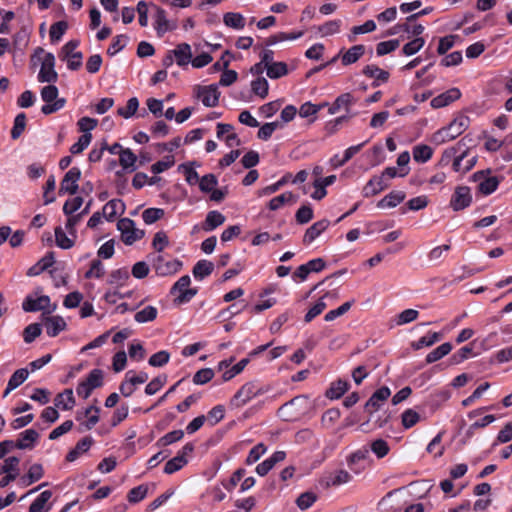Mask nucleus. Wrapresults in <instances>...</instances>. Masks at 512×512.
Segmentation results:
<instances>
[{"label":"nucleus","instance_id":"f257e3e1","mask_svg":"<svg viewBox=\"0 0 512 512\" xmlns=\"http://www.w3.org/2000/svg\"><path fill=\"white\" fill-rule=\"evenodd\" d=\"M268 388L259 385L257 381H249L243 384L229 401V408L240 409L253 398L268 392Z\"/></svg>","mask_w":512,"mask_h":512},{"label":"nucleus","instance_id":"f03ea898","mask_svg":"<svg viewBox=\"0 0 512 512\" xmlns=\"http://www.w3.org/2000/svg\"><path fill=\"white\" fill-rule=\"evenodd\" d=\"M470 119L466 115H459L447 127L438 130L433 135V141L442 144L461 135L469 126Z\"/></svg>","mask_w":512,"mask_h":512},{"label":"nucleus","instance_id":"7ed1b4c3","mask_svg":"<svg viewBox=\"0 0 512 512\" xmlns=\"http://www.w3.org/2000/svg\"><path fill=\"white\" fill-rule=\"evenodd\" d=\"M41 98L46 102L41 108V112L45 115L59 111L66 103L64 98H58V88L55 85L43 87L41 90Z\"/></svg>","mask_w":512,"mask_h":512},{"label":"nucleus","instance_id":"20e7f679","mask_svg":"<svg viewBox=\"0 0 512 512\" xmlns=\"http://www.w3.org/2000/svg\"><path fill=\"white\" fill-rule=\"evenodd\" d=\"M490 174L491 170L486 169L477 171L471 176V180L477 183L478 192L485 196L492 194L500 183L497 176H491Z\"/></svg>","mask_w":512,"mask_h":512},{"label":"nucleus","instance_id":"39448f33","mask_svg":"<svg viewBox=\"0 0 512 512\" xmlns=\"http://www.w3.org/2000/svg\"><path fill=\"white\" fill-rule=\"evenodd\" d=\"M78 46V40H70L61 48L60 52V57L62 60H67V67L72 71H76L82 66L83 55L81 52L75 51Z\"/></svg>","mask_w":512,"mask_h":512},{"label":"nucleus","instance_id":"423d86ee","mask_svg":"<svg viewBox=\"0 0 512 512\" xmlns=\"http://www.w3.org/2000/svg\"><path fill=\"white\" fill-rule=\"evenodd\" d=\"M117 229L121 233V239L126 245H132L144 236V231L137 229L130 218H121L117 222Z\"/></svg>","mask_w":512,"mask_h":512},{"label":"nucleus","instance_id":"0eeeda50","mask_svg":"<svg viewBox=\"0 0 512 512\" xmlns=\"http://www.w3.org/2000/svg\"><path fill=\"white\" fill-rule=\"evenodd\" d=\"M191 279L188 275H184L180 277L172 286L170 293L175 295L179 293L175 298L174 302L177 304H183L189 302L197 293V289L188 288L190 285Z\"/></svg>","mask_w":512,"mask_h":512},{"label":"nucleus","instance_id":"6e6552de","mask_svg":"<svg viewBox=\"0 0 512 512\" xmlns=\"http://www.w3.org/2000/svg\"><path fill=\"white\" fill-rule=\"evenodd\" d=\"M146 372L132 374V371L126 373L125 381L120 384L119 390L124 397H130L136 390L137 385L143 384L148 380Z\"/></svg>","mask_w":512,"mask_h":512},{"label":"nucleus","instance_id":"1a4fd4ad","mask_svg":"<svg viewBox=\"0 0 512 512\" xmlns=\"http://www.w3.org/2000/svg\"><path fill=\"white\" fill-rule=\"evenodd\" d=\"M182 267V262L178 259L165 260L163 256L158 255L153 261V268L159 276H168L177 273Z\"/></svg>","mask_w":512,"mask_h":512},{"label":"nucleus","instance_id":"9d476101","mask_svg":"<svg viewBox=\"0 0 512 512\" xmlns=\"http://www.w3.org/2000/svg\"><path fill=\"white\" fill-rule=\"evenodd\" d=\"M295 404H307V397L306 396H296L290 401L284 403L279 409H278V416L284 420V421H294L296 420L300 415L301 411L294 410Z\"/></svg>","mask_w":512,"mask_h":512},{"label":"nucleus","instance_id":"9b49d317","mask_svg":"<svg viewBox=\"0 0 512 512\" xmlns=\"http://www.w3.org/2000/svg\"><path fill=\"white\" fill-rule=\"evenodd\" d=\"M472 202V195L468 186H457L450 200V206L454 211H460L468 207Z\"/></svg>","mask_w":512,"mask_h":512},{"label":"nucleus","instance_id":"f8f14e48","mask_svg":"<svg viewBox=\"0 0 512 512\" xmlns=\"http://www.w3.org/2000/svg\"><path fill=\"white\" fill-rule=\"evenodd\" d=\"M81 178V171L78 167H72L60 183L59 194L68 193L74 195L78 191V181Z\"/></svg>","mask_w":512,"mask_h":512},{"label":"nucleus","instance_id":"ddd939ff","mask_svg":"<svg viewBox=\"0 0 512 512\" xmlns=\"http://www.w3.org/2000/svg\"><path fill=\"white\" fill-rule=\"evenodd\" d=\"M197 97L201 98V101L206 107H215L218 105L220 92L216 84L208 86L198 87Z\"/></svg>","mask_w":512,"mask_h":512},{"label":"nucleus","instance_id":"4468645a","mask_svg":"<svg viewBox=\"0 0 512 512\" xmlns=\"http://www.w3.org/2000/svg\"><path fill=\"white\" fill-rule=\"evenodd\" d=\"M391 391L387 386H383L376 390L365 404V410L372 415L373 412L379 410L382 404L389 398Z\"/></svg>","mask_w":512,"mask_h":512},{"label":"nucleus","instance_id":"2eb2a0df","mask_svg":"<svg viewBox=\"0 0 512 512\" xmlns=\"http://www.w3.org/2000/svg\"><path fill=\"white\" fill-rule=\"evenodd\" d=\"M461 97V91L458 88H451L440 95L434 97L430 105L434 109L445 107Z\"/></svg>","mask_w":512,"mask_h":512},{"label":"nucleus","instance_id":"dca6fc26","mask_svg":"<svg viewBox=\"0 0 512 512\" xmlns=\"http://www.w3.org/2000/svg\"><path fill=\"white\" fill-rule=\"evenodd\" d=\"M50 305V298L47 295H42L38 298L28 296L22 304V308L26 312L43 311Z\"/></svg>","mask_w":512,"mask_h":512},{"label":"nucleus","instance_id":"f3484780","mask_svg":"<svg viewBox=\"0 0 512 512\" xmlns=\"http://www.w3.org/2000/svg\"><path fill=\"white\" fill-rule=\"evenodd\" d=\"M362 73L369 78H373L374 82L372 83L373 87L379 86L381 83H386L389 80V72L383 69H380L378 66L370 64L366 65Z\"/></svg>","mask_w":512,"mask_h":512},{"label":"nucleus","instance_id":"a211bd4d","mask_svg":"<svg viewBox=\"0 0 512 512\" xmlns=\"http://www.w3.org/2000/svg\"><path fill=\"white\" fill-rule=\"evenodd\" d=\"M156 12L154 15L155 20V29L159 36H162L167 31L173 30L176 28L175 23H170V21L166 17V11L160 7H155Z\"/></svg>","mask_w":512,"mask_h":512},{"label":"nucleus","instance_id":"6ab92c4d","mask_svg":"<svg viewBox=\"0 0 512 512\" xmlns=\"http://www.w3.org/2000/svg\"><path fill=\"white\" fill-rule=\"evenodd\" d=\"M330 225L329 220L322 219L311 225L303 236V243L306 245L311 244L317 237H319Z\"/></svg>","mask_w":512,"mask_h":512},{"label":"nucleus","instance_id":"aec40b11","mask_svg":"<svg viewBox=\"0 0 512 512\" xmlns=\"http://www.w3.org/2000/svg\"><path fill=\"white\" fill-rule=\"evenodd\" d=\"M44 326L48 336L55 337L65 330L66 322L61 316H48L44 318Z\"/></svg>","mask_w":512,"mask_h":512},{"label":"nucleus","instance_id":"412c9836","mask_svg":"<svg viewBox=\"0 0 512 512\" xmlns=\"http://www.w3.org/2000/svg\"><path fill=\"white\" fill-rule=\"evenodd\" d=\"M387 186L388 184L385 182L383 176H374L364 186L363 196L366 198L374 196L386 189Z\"/></svg>","mask_w":512,"mask_h":512},{"label":"nucleus","instance_id":"4be33fe9","mask_svg":"<svg viewBox=\"0 0 512 512\" xmlns=\"http://www.w3.org/2000/svg\"><path fill=\"white\" fill-rule=\"evenodd\" d=\"M39 439V433L34 429H27L20 433L19 439L14 442L18 449H32Z\"/></svg>","mask_w":512,"mask_h":512},{"label":"nucleus","instance_id":"5701e85b","mask_svg":"<svg viewBox=\"0 0 512 512\" xmlns=\"http://www.w3.org/2000/svg\"><path fill=\"white\" fill-rule=\"evenodd\" d=\"M93 444V439L90 436H86L77 442L76 446L70 450L66 455V460L68 462L75 461L81 454L86 453L91 445Z\"/></svg>","mask_w":512,"mask_h":512},{"label":"nucleus","instance_id":"b1692460","mask_svg":"<svg viewBox=\"0 0 512 512\" xmlns=\"http://www.w3.org/2000/svg\"><path fill=\"white\" fill-rule=\"evenodd\" d=\"M365 53V46L362 44L354 45L341 56V62L344 66L356 63Z\"/></svg>","mask_w":512,"mask_h":512},{"label":"nucleus","instance_id":"393cba45","mask_svg":"<svg viewBox=\"0 0 512 512\" xmlns=\"http://www.w3.org/2000/svg\"><path fill=\"white\" fill-rule=\"evenodd\" d=\"M29 372L26 368H20L16 370L10 377L7 387L4 391L3 397L8 396V394L19 387L27 378Z\"/></svg>","mask_w":512,"mask_h":512},{"label":"nucleus","instance_id":"a878e982","mask_svg":"<svg viewBox=\"0 0 512 512\" xmlns=\"http://www.w3.org/2000/svg\"><path fill=\"white\" fill-rule=\"evenodd\" d=\"M125 204L120 199H112L108 201L103 207V216L107 221H113L117 213H123Z\"/></svg>","mask_w":512,"mask_h":512},{"label":"nucleus","instance_id":"bb28decb","mask_svg":"<svg viewBox=\"0 0 512 512\" xmlns=\"http://www.w3.org/2000/svg\"><path fill=\"white\" fill-rule=\"evenodd\" d=\"M225 216L219 211L213 210L208 212L205 221L203 222L202 229L206 232L212 231L221 226L225 222Z\"/></svg>","mask_w":512,"mask_h":512},{"label":"nucleus","instance_id":"cd10ccee","mask_svg":"<svg viewBox=\"0 0 512 512\" xmlns=\"http://www.w3.org/2000/svg\"><path fill=\"white\" fill-rule=\"evenodd\" d=\"M176 59L179 66L187 65L192 57L190 45L187 43L179 44L174 50L170 51Z\"/></svg>","mask_w":512,"mask_h":512},{"label":"nucleus","instance_id":"c85d7f7f","mask_svg":"<svg viewBox=\"0 0 512 512\" xmlns=\"http://www.w3.org/2000/svg\"><path fill=\"white\" fill-rule=\"evenodd\" d=\"M55 406L62 410H71L75 405V398L72 389H65L54 399Z\"/></svg>","mask_w":512,"mask_h":512},{"label":"nucleus","instance_id":"c756f323","mask_svg":"<svg viewBox=\"0 0 512 512\" xmlns=\"http://www.w3.org/2000/svg\"><path fill=\"white\" fill-rule=\"evenodd\" d=\"M406 197L405 192L403 191H391L389 194H387L384 198H382L377 206L379 208L389 207L393 208L396 207L398 204L402 203Z\"/></svg>","mask_w":512,"mask_h":512},{"label":"nucleus","instance_id":"7c9ffc66","mask_svg":"<svg viewBox=\"0 0 512 512\" xmlns=\"http://www.w3.org/2000/svg\"><path fill=\"white\" fill-rule=\"evenodd\" d=\"M214 269V265L211 261L202 259L199 260L193 267L192 273L197 280H202L209 276Z\"/></svg>","mask_w":512,"mask_h":512},{"label":"nucleus","instance_id":"2f4dec72","mask_svg":"<svg viewBox=\"0 0 512 512\" xmlns=\"http://www.w3.org/2000/svg\"><path fill=\"white\" fill-rule=\"evenodd\" d=\"M465 147L464 139H462L455 146L445 149L441 156L440 164L442 166H447L451 161H454L455 157L459 155L458 153H461Z\"/></svg>","mask_w":512,"mask_h":512},{"label":"nucleus","instance_id":"473e14b6","mask_svg":"<svg viewBox=\"0 0 512 512\" xmlns=\"http://www.w3.org/2000/svg\"><path fill=\"white\" fill-rule=\"evenodd\" d=\"M349 388V384L347 381H343V380H338V381H335L333 382L329 389H327L325 395L327 398L331 399V400H334V399H339L340 397H342L345 392L348 390Z\"/></svg>","mask_w":512,"mask_h":512},{"label":"nucleus","instance_id":"72a5a7b5","mask_svg":"<svg viewBox=\"0 0 512 512\" xmlns=\"http://www.w3.org/2000/svg\"><path fill=\"white\" fill-rule=\"evenodd\" d=\"M52 492L50 490L43 491L29 506V512H47L45 504L51 499Z\"/></svg>","mask_w":512,"mask_h":512},{"label":"nucleus","instance_id":"f704fd0d","mask_svg":"<svg viewBox=\"0 0 512 512\" xmlns=\"http://www.w3.org/2000/svg\"><path fill=\"white\" fill-rule=\"evenodd\" d=\"M452 348V344L449 342L441 344L426 356V363L431 364L442 359L451 352Z\"/></svg>","mask_w":512,"mask_h":512},{"label":"nucleus","instance_id":"c9c22d12","mask_svg":"<svg viewBox=\"0 0 512 512\" xmlns=\"http://www.w3.org/2000/svg\"><path fill=\"white\" fill-rule=\"evenodd\" d=\"M136 161L137 156L132 152L131 149L125 148L124 150H121L119 156V163L123 167V169H130L131 171H134L136 169Z\"/></svg>","mask_w":512,"mask_h":512},{"label":"nucleus","instance_id":"e433bc0d","mask_svg":"<svg viewBox=\"0 0 512 512\" xmlns=\"http://www.w3.org/2000/svg\"><path fill=\"white\" fill-rule=\"evenodd\" d=\"M442 338V334L438 332H432L427 336L421 337L418 341L411 344L414 350H420L423 347H430L438 342Z\"/></svg>","mask_w":512,"mask_h":512},{"label":"nucleus","instance_id":"4c0bfd02","mask_svg":"<svg viewBox=\"0 0 512 512\" xmlns=\"http://www.w3.org/2000/svg\"><path fill=\"white\" fill-rule=\"evenodd\" d=\"M433 150L428 145H417L413 148V158L418 163H425L431 159Z\"/></svg>","mask_w":512,"mask_h":512},{"label":"nucleus","instance_id":"58836bf2","mask_svg":"<svg viewBox=\"0 0 512 512\" xmlns=\"http://www.w3.org/2000/svg\"><path fill=\"white\" fill-rule=\"evenodd\" d=\"M223 22L226 26L234 29H243L245 19L240 13L228 12L224 14Z\"/></svg>","mask_w":512,"mask_h":512},{"label":"nucleus","instance_id":"ea45409f","mask_svg":"<svg viewBox=\"0 0 512 512\" xmlns=\"http://www.w3.org/2000/svg\"><path fill=\"white\" fill-rule=\"evenodd\" d=\"M342 21L341 20H330L317 27V32L322 36H330L340 31Z\"/></svg>","mask_w":512,"mask_h":512},{"label":"nucleus","instance_id":"a19ab883","mask_svg":"<svg viewBox=\"0 0 512 512\" xmlns=\"http://www.w3.org/2000/svg\"><path fill=\"white\" fill-rule=\"evenodd\" d=\"M252 92L259 96L261 99H264L268 95L269 84L268 81L264 77H258L251 83Z\"/></svg>","mask_w":512,"mask_h":512},{"label":"nucleus","instance_id":"79ce46f5","mask_svg":"<svg viewBox=\"0 0 512 512\" xmlns=\"http://www.w3.org/2000/svg\"><path fill=\"white\" fill-rule=\"evenodd\" d=\"M266 71L269 78L278 79L288 73V68L284 62H273L268 65Z\"/></svg>","mask_w":512,"mask_h":512},{"label":"nucleus","instance_id":"37998d69","mask_svg":"<svg viewBox=\"0 0 512 512\" xmlns=\"http://www.w3.org/2000/svg\"><path fill=\"white\" fill-rule=\"evenodd\" d=\"M157 313H158V311H157L156 307L149 305V306L144 307L142 310L138 311L135 314L134 319L138 323L150 322V321H153L154 319H156Z\"/></svg>","mask_w":512,"mask_h":512},{"label":"nucleus","instance_id":"c03bdc74","mask_svg":"<svg viewBox=\"0 0 512 512\" xmlns=\"http://www.w3.org/2000/svg\"><path fill=\"white\" fill-rule=\"evenodd\" d=\"M351 479L352 476L349 472H347L346 470H338L329 477L326 486H339L350 482Z\"/></svg>","mask_w":512,"mask_h":512},{"label":"nucleus","instance_id":"a18cd8bd","mask_svg":"<svg viewBox=\"0 0 512 512\" xmlns=\"http://www.w3.org/2000/svg\"><path fill=\"white\" fill-rule=\"evenodd\" d=\"M57 80L58 73L55 71V68H48L41 64V68L38 74V81L41 83H55Z\"/></svg>","mask_w":512,"mask_h":512},{"label":"nucleus","instance_id":"49530a36","mask_svg":"<svg viewBox=\"0 0 512 512\" xmlns=\"http://www.w3.org/2000/svg\"><path fill=\"white\" fill-rule=\"evenodd\" d=\"M68 29L66 21H58L51 25L49 36L52 42L59 41Z\"/></svg>","mask_w":512,"mask_h":512},{"label":"nucleus","instance_id":"de8ad7c7","mask_svg":"<svg viewBox=\"0 0 512 512\" xmlns=\"http://www.w3.org/2000/svg\"><path fill=\"white\" fill-rule=\"evenodd\" d=\"M26 127V115L25 113H19L14 119V125L11 129V138L13 140L18 139L24 132Z\"/></svg>","mask_w":512,"mask_h":512},{"label":"nucleus","instance_id":"09e8293b","mask_svg":"<svg viewBox=\"0 0 512 512\" xmlns=\"http://www.w3.org/2000/svg\"><path fill=\"white\" fill-rule=\"evenodd\" d=\"M317 500V495L314 492H304L296 499V504L299 509L306 510L310 508Z\"/></svg>","mask_w":512,"mask_h":512},{"label":"nucleus","instance_id":"8fccbe9b","mask_svg":"<svg viewBox=\"0 0 512 512\" xmlns=\"http://www.w3.org/2000/svg\"><path fill=\"white\" fill-rule=\"evenodd\" d=\"M187 463L183 455L177 454L174 458L170 459L164 467V473L172 474L180 470Z\"/></svg>","mask_w":512,"mask_h":512},{"label":"nucleus","instance_id":"3c124183","mask_svg":"<svg viewBox=\"0 0 512 512\" xmlns=\"http://www.w3.org/2000/svg\"><path fill=\"white\" fill-rule=\"evenodd\" d=\"M105 269L100 259H94L91 262L90 269L85 273L86 279L97 278L100 279L104 276Z\"/></svg>","mask_w":512,"mask_h":512},{"label":"nucleus","instance_id":"603ef678","mask_svg":"<svg viewBox=\"0 0 512 512\" xmlns=\"http://www.w3.org/2000/svg\"><path fill=\"white\" fill-rule=\"evenodd\" d=\"M178 169L183 172L185 180L189 185H195L201 180L197 171L192 167L191 163L181 164Z\"/></svg>","mask_w":512,"mask_h":512},{"label":"nucleus","instance_id":"864d4df0","mask_svg":"<svg viewBox=\"0 0 512 512\" xmlns=\"http://www.w3.org/2000/svg\"><path fill=\"white\" fill-rule=\"evenodd\" d=\"M165 212L161 208H148L142 213L143 221L150 225L160 220L164 216Z\"/></svg>","mask_w":512,"mask_h":512},{"label":"nucleus","instance_id":"5fc2aeb1","mask_svg":"<svg viewBox=\"0 0 512 512\" xmlns=\"http://www.w3.org/2000/svg\"><path fill=\"white\" fill-rule=\"evenodd\" d=\"M248 363H249V359L244 358V359H241L237 364L232 366L230 369L224 371V373L222 375L223 381H225V382L229 381L232 378H234L236 375L240 374L244 370V368L246 367V365Z\"/></svg>","mask_w":512,"mask_h":512},{"label":"nucleus","instance_id":"6e6d98bb","mask_svg":"<svg viewBox=\"0 0 512 512\" xmlns=\"http://www.w3.org/2000/svg\"><path fill=\"white\" fill-rule=\"evenodd\" d=\"M424 44L425 40L422 37H416L415 39L411 40L410 42L406 43L403 46L402 52L406 56L414 55L421 50Z\"/></svg>","mask_w":512,"mask_h":512},{"label":"nucleus","instance_id":"4d7b16f0","mask_svg":"<svg viewBox=\"0 0 512 512\" xmlns=\"http://www.w3.org/2000/svg\"><path fill=\"white\" fill-rule=\"evenodd\" d=\"M167 382L166 375H159L152 379L145 387V393L147 395H154L157 393Z\"/></svg>","mask_w":512,"mask_h":512},{"label":"nucleus","instance_id":"13d9d810","mask_svg":"<svg viewBox=\"0 0 512 512\" xmlns=\"http://www.w3.org/2000/svg\"><path fill=\"white\" fill-rule=\"evenodd\" d=\"M138 107H139L138 99L136 97H132L127 101L126 107L118 108L117 113L120 116L128 119L136 113Z\"/></svg>","mask_w":512,"mask_h":512},{"label":"nucleus","instance_id":"bf43d9fd","mask_svg":"<svg viewBox=\"0 0 512 512\" xmlns=\"http://www.w3.org/2000/svg\"><path fill=\"white\" fill-rule=\"evenodd\" d=\"M353 102V96L350 93H344L336 98L335 102L329 108V112L334 114L340 110V108H347Z\"/></svg>","mask_w":512,"mask_h":512},{"label":"nucleus","instance_id":"052dcab7","mask_svg":"<svg viewBox=\"0 0 512 512\" xmlns=\"http://www.w3.org/2000/svg\"><path fill=\"white\" fill-rule=\"evenodd\" d=\"M100 409L95 406H90L85 409L84 416L88 417V420L83 424L86 430H91L99 421Z\"/></svg>","mask_w":512,"mask_h":512},{"label":"nucleus","instance_id":"680f3d73","mask_svg":"<svg viewBox=\"0 0 512 512\" xmlns=\"http://www.w3.org/2000/svg\"><path fill=\"white\" fill-rule=\"evenodd\" d=\"M371 451L377 458H384L390 451L389 444L383 439H376L371 443Z\"/></svg>","mask_w":512,"mask_h":512},{"label":"nucleus","instance_id":"e2e57ef3","mask_svg":"<svg viewBox=\"0 0 512 512\" xmlns=\"http://www.w3.org/2000/svg\"><path fill=\"white\" fill-rule=\"evenodd\" d=\"M129 278V273L126 268H119L113 270L109 276V283L117 286H122Z\"/></svg>","mask_w":512,"mask_h":512},{"label":"nucleus","instance_id":"0e129e2a","mask_svg":"<svg viewBox=\"0 0 512 512\" xmlns=\"http://www.w3.org/2000/svg\"><path fill=\"white\" fill-rule=\"evenodd\" d=\"M42 328L39 323L29 324L23 331V338L26 343H32L38 336L41 335Z\"/></svg>","mask_w":512,"mask_h":512},{"label":"nucleus","instance_id":"69168bd1","mask_svg":"<svg viewBox=\"0 0 512 512\" xmlns=\"http://www.w3.org/2000/svg\"><path fill=\"white\" fill-rule=\"evenodd\" d=\"M147 493H148V487L146 485L142 484V485L132 488L129 491L127 498L130 503H138L146 497Z\"/></svg>","mask_w":512,"mask_h":512},{"label":"nucleus","instance_id":"338daca9","mask_svg":"<svg viewBox=\"0 0 512 512\" xmlns=\"http://www.w3.org/2000/svg\"><path fill=\"white\" fill-rule=\"evenodd\" d=\"M402 425L405 429H409L413 426H415L419 420L420 416L419 414L414 411L413 409H407L402 413Z\"/></svg>","mask_w":512,"mask_h":512},{"label":"nucleus","instance_id":"774afa93","mask_svg":"<svg viewBox=\"0 0 512 512\" xmlns=\"http://www.w3.org/2000/svg\"><path fill=\"white\" fill-rule=\"evenodd\" d=\"M218 184L214 174H206L199 181V188L204 193H210Z\"/></svg>","mask_w":512,"mask_h":512}]
</instances>
